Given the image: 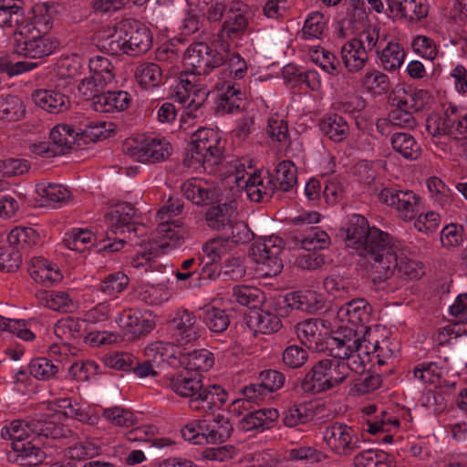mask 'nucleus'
<instances>
[{
  "label": "nucleus",
  "mask_w": 467,
  "mask_h": 467,
  "mask_svg": "<svg viewBox=\"0 0 467 467\" xmlns=\"http://www.w3.org/2000/svg\"><path fill=\"white\" fill-rule=\"evenodd\" d=\"M248 26V5L242 1H233L228 5L221 27L211 36L209 44L196 42L187 47L183 61L189 71L181 75L174 88L175 99L180 103L188 102L186 116L196 119L202 114L201 107L210 91L201 76L208 75L223 62L231 42L242 38L247 33Z\"/></svg>",
  "instance_id": "obj_1"
},
{
  "label": "nucleus",
  "mask_w": 467,
  "mask_h": 467,
  "mask_svg": "<svg viewBox=\"0 0 467 467\" xmlns=\"http://www.w3.org/2000/svg\"><path fill=\"white\" fill-rule=\"evenodd\" d=\"M371 311L370 305L362 298L351 300L341 306L331 324L336 331L327 341L328 352L344 357L351 344L358 340V334L367 332L369 337L370 327L367 324L370 320Z\"/></svg>",
  "instance_id": "obj_2"
},
{
  "label": "nucleus",
  "mask_w": 467,
  "mask_h": 467,
  "mask_svg": "<svg viewBox=\"0 0 467 467\" xmlns=\"http://www.w3.org/2000/svg\"><path fill=\"white\" fill-rule=\"evenodd\" d=\"M164 385L178 396L189 398L190 409L202 416L214 414L227 400L228 395L220 385L203 387L201 379L188 374L168 376Z\"/></svg>",
  "instance_id": "obj_3"
},
{
  "label": "nucleus",
  "mask_w": 467,
  "mask_h": 467,
  "mask_svg": "<svg viewBox=\"0 0 467 467\" xmlns=\"http://www.w3.org/2000/svg\"><path fill=\"white\" fill-rule=\"evenodd\" d=\"M375 262L371 263L375 285L380 284L397 273L400 278L418 279L423 275L422 266L410 257V251L391 238Z\"/></svg>",
  "instance_id": "obj_4"
},
{
  "label": "nucleus",
  "mask_w": 467,
  "mask_h": 467,
  "mask_svg": "<svg viewBox=\"0 0 467 467\" xmlns=\"http://www.w3.org/2000/svg\"><path fill=\"white\" fill-rule=\"evenodd\" d=\"M391 238L388 233L377 227H369L368 220L362 215L352 214L348 218L346 245L367 258L370 265L384 252Z\"/></svg>",
  "instance_id": "obj_5"
},
{
  "label": "nucleus",
  "mask_w": 467,
  "mask_h": 467,
  "mask_svg": "<svg viewBox=\"0 0 467 467\" xmlns=\"http://www.w3.org/2000/svg\"><path fill=\"white\" fill-rule=\"evenodd\" d=\"M224 143L219 131L213 129H198L192 137L191 148L184 159L185 165L195 171H213L220 162Z\"/></svg>",
  "instance_id": "obj_6"
},
{
  "label": "nucleus",
  "mask_w": 467,
  "mask_h": 467,
  "mask_svg": "<svg viewBox=\"0 0 467 467\" xmlns=\"http://www.w3.org/2000/svg\"><path fill=\"white\" fill-rule=\"evenodd\" d=\"M380 40L379 28L376 26L363 29L356 36L347 40L340 48L342 62L349 73L362 70L369 59V52Z\"/></svg>",
  "instance_id": "obj_7"
},
{
  "label": "nucleus",
  "mask_w": 467,
  "mask_h": 467,
  "mask_svg": "<svg viewBox=\"0 0 467 467\" xmlns=\"http://www.w3.org/2000/svg\"><path fill=\"white\" fill-rule=\"evenodd\" d=\"M125 153L141 163H158L166 161L172 153L169 140L161 135L141 134L125 141Z\"/></svg>",
  "instance_id": "obj_8"
},
{
  "label": "nucleus",
  "mask_w": 467,
  "mask_h": 467,
  "mask_svg": "<svg viewBox=\"0 0 467 467\" xmlns=\"http://www.w3.org/2000/svg\"><path fill=\"white\" fill-rule=\"evenodd\" d=\"M285 243L275 235L254 242L250 248V257L256 264V273L264 277L277 275L283 268L280 257Z\"/></svg>",
  "instance_id": "obj_9"
},
{
  "label": "nucleus",
  "mask_w": 467,
  "mask_h": 467,
  "mask_svg": "<svg viewBox=\"0 0 467 467\" xmlns=\"http://www.w3.org/2000/svg\"><path fill=\"white\" fill-rule=\"evenodd\" d=\"M114 41L120 52L128 56H139L146 53L152 46V35L150 29L134 19H124L116 28Z\"/></svg>",
  "instance_id": "obj_10"
},
{
  "label": "nucleus",
  "mask_w": 467,
  "mask_h": 467,
  "mask_svg": "<svg viewBox=\"0 0 467 467\" xmlns=\"http://www.w3.org/2000/svg\"><path fill=\"white\" fill-rule=\"evenodd\" d=\"M233 431L229 420L223 414H216L211 425L190 422L181 430L182 438L193 444L222 443L231 435Z\"/></svg>",
  "instance_id": "obj_11"
},
{
  "label": "nucleus",
  "mask_w": 467,
  "mask_h": 467,
  "mask_svg": "<svg viewBox=\"0 0 467 467\" xmlns=\"http://www.w3.org/2000/svg\"><path fill=\"white\" fill-rule=\"evenodd\" d=\"M379 202L396 212L403 222H410L423 209L422 198L411 190L394 187L382 188L378 193Z\"/></svg>",
  "instance_id": "obj_12"
},
{
  "label": "nucleus",
  "mask_w": 467,
  "mask_h": 467,
  "mask_svg": "<svg viewBox=\"0 0 467 467\" xmlns=\"http://www.w3.org/2000/svg\"><path fill=\"white\" fill-rule=\"evenodd\" d=\"M58 41L48 34L18 28L15 36V52L26 57L43 58L52 55L57 48Z\"/></svg>",
  "instance_id": "obj_13"
},
{
  "label": "nucleus",
  "mask_w": 467,
  "mask_h": 467,
  "mask_svg": "<svg viewBox=\"0 0 467 467\" xmlns=\"http://www.w3.org/2000/svg\"><path fill=\"white\" fill-rule=\"evenodd\" d=\"M323 440L337 455L348 456L359 447L357 430L342 422H334L323 432Z\"/></svg>",
  "instance_id": "obj_14"
},
{
  "label": "nucleus",
  "mask_w": 467,
  "mask_h": 467,
  "mask_svg": "<svg viewBox=\"0 0 467 467\" xmlns=\"http://www.w3.org/2000/svg\"><path fill=\"white\" fill-rule=\"evenodd\" d=\"M169 333L174 344L184 346L192 344L201 337L202 328L197 317L191 311L178 309L169 322Z\"/></svg>",
  "instance_id": "obj_15"
},
{
  "label": "nucleus",
  "mask_w": 467,
  "mask_h": 467,
  "mask_svg": "<svg viewBox=\"0 0 467 467\" xmlns=\"http://www.w3.org/2000/svg\"><path fill=\"white\" fill-rule=\"evenodd\" d=\"M118 326L126 335L132 337L150 333L155 327L152 314L150 310L127 309L116 317Z\"/></svg>",
  "instance_id": "obj_16"
},
{
  "label": "nucleus",
  "mask_w": 467,
  "mask_h": 467,
  "mask_svg": "<svg viewBox=\"0 0 467 467\" xmlns=\"http://www.w3.org/2000/svg\"><path fill=\"white\" fill-rule=\"evenodd\" d=\"M234 246L225 237L214 238L203 246V253L207 261H203L202 266V274L208 272V265L220 263L227 267L228 265H238L239 259L234 256ZM202 260H205L204 258Z\"/></svg>",
  "instance_id": "obj_17"
},
{
  "label": "nucleus",
  "mask_w": 467,
  "mask_h": 467,
  "mask_svg": "<svg viewBox=\"0 0 467 467\" xmlns=\"http://www.w3.org/2000/svg\"><path fill=\"white\" fill-rule=\"evenodd\" d=\"M327 330V321L320 318H309L296 326V333L301 343L315 351L327 348V339L324 341Z\"/></svg>",
  "instance_id": "obj_18"
},
{
  "label": "nucleus",
  "mask_w": 467,
  "mask_h": 467,
  "mask_svg": "<svg viewBox=\"0 0 467 467\" xmlns=\"http://www.w3.org/2000/svg\"><path fill=\"white\" fill-rule=\"evenodd\" d=\"M236 185L246 192L247 198L254 202H263L271 196L274 187L268 176L260 171L253 173L237 175Z\"/></svg>",
  "instance_id": "obj_19"
},
{
  "label": "nucleus",
  "mask_w": 467,
  "mask_h": 467,
  "mask_svg": "<svg viewBox=\"0 0 467 467\" xmlns=\"http://www.w3.org/2000/svg\"><path fill=\"white\" fill-rule=\"evenodd\" d=\"M454 119L451 118L450 105L443 115L431 114L426 119L425 131L431 141L439 146L441 150H447L451 141V129Z\"/></svg>",
  "instance_id": "obj_20"
},
{
  "label": "nucleus",
  "mask_w": 467,
  "mask_h": 467,
  "mask_svg": "<svg viewBox=\"0 0 467 467\" xmlns=\"http://www.w3.org/2000/svg\"><path fill=\"white\" fill-rule=\"evenodd\" d=\"M218 79L215 88L217 89H223L225 85L233 84L239 86L238 81L242 80L247 74L246 61L240 56V54L230 50L225 54L223 62L216 67H220Z\"/></svg>",
  "instance_id": "obj_21"
},
{
  "label": "nucleus",
  "mask_w": 467,
  "mask_h": 467,
  "mask_svg": "<svg viewBox=\"0 0 467 467\" xmlns=\"http://www.w3.org/2000/svg\"><path fill=\"white\" fill-rule=\"evenodd\" d=\"M431 96L425 89H396L390 97L391 107L410 111L411 114L421 111L428 105Z\"/></svg>",
  "instance_id": "obj_22"
},
{
  "label": "nucleus",
  "mask_w": 467,
  "mask_h": 467,
  "mask_svg": "<svg viewBox=\"0 0 467 467\" xmlns=\"http://www.w3.org/2000/svg\"><path fill=\"white\" fill-rule=\"evenodd\" d=\"M129 283L130 278L125 273L121 271L115 272L105 276L98 285L85 289L82 297L85 301L94 302L95 299L91 296L98 292H101L107 296L116 298L127 288Z\"/></svg>",
  "instance_id": "obj_23"
},
{
  "label": "nucleus",
  "mask_w": 467,
  "mask_h": 467,
  "mask_svg": "<svg viewBox=\"0 0 467 467\" xmlns=\"http://www.w3.org/2000/svg\"><path fill=\"white\" fill-rule=\"evenodd\" d=\"M31 278L44 286H51L63 279L59 267L44 257H34L28 265Z\"/></svg>",
  "instance_id": "obj_24"
},
{
  "label": "nucleus",
  "mask_w": 467,
  "mask_h": 467,
  "mask_svg": "<svg viewBox=\"0 0 467 467\" xmlns=\"http://www.w3.org/2000/svg\"><path fill=\"white\" fill-rule=\"evenodd\" d=\"M136 215V209L128 202H119L111 206L106 213L104 220L109 231L114 234L130 230Z\"/></svg>",
  "instance_id": "obj_25"
},
{
  "label": "nucleus",
  "mask_w": 467,
  "mask_h": 467,
  "mask_svg": "<svg viewBox=\"0 0 467 467\" xmlns=\"http://www.w3.org/2000/svg\"><path fill=\"white\" fill-rule=\"evenodd\" d=\"M57 400L50 403L48 410L50 412L45 413V419L38 421V425L35 427L36 432L38 435L45 436L51 439H60L67 436L70 431L65 427L63 420L69 417H61L60 419L56 415L58 412H64V409L57 406Z\"/></svg>",
  "instance_id": "obj_26"
},
{
  "label": "nucleus",
  "mask_w": 467,
  "mask_h": 467,
  "mask_svg": "<svg viewBox=\"0 0 467 467\" xmlns=\"http://www.w3.org/2000/svg\"><path fill=\"white\" fill-rule=\"evenodd\" d=\"M130 100L131 96L127 91H108L94 96L91 107L98 112L114 113L126 109Z\"/></svg>",
  "instance_id": "obj_27"
},
{
  "label": "nucleus",
  "mask_w": 467,
  "mask_h": 467,
  "mask_svg": "<svg viewBox=\"0 0 467 467\" xmlns=\"http://www.w3.org/2000/svg\"><path fill=\"white\" fill-rule=\"evenodd\" d=\"M350 348L346 351L344 357H337L329 352V354L336 358L330 359V368L328 370V389L342 383L349 375L350 371L357 374L361 373L360 362H355L354 358H348Z\"/></svg>",
  "instance_id": "obj_28"
},
{
  "label": "nucleus",
  "mask_w": 467,
  "mask_h": 467,
  "mask_svg": "<svg viewBox=\"0 0 467 467\" xmlns=\"http://www.w3.org/2000/svg\"><path fill=\"white\" fill-rule=\"evenodd\" d=\"M184 196L192 203L202 205L208 203L216 195L213 182L200 178H191L182 185Z\"/></svg>",
  "instance_id": "obj_29"
},
{
  "label": "nucleus",
  "mask_w": 467,
  "mask_h": 467,
  "mask_svg": "<svg viewBox=\"0 0 467 467\" xmlns=\"http://www.w3.org/2000/svg\"><path fill=\"white\" fill-rule=\"evenodd\" d=\"M358 340L355 344H351L348 358H355V362L358 361L361 363V373L366 370V367L368 363L373 362V354L381 349V346L378 340L373 339L372 331L370 330V336L367 335V332L358 334Z\"/></svg>",
  "instance_id": "obj_30"
},
{
  "label": "nucleus",
  "mask_w": 467,
  "mask_h": 467,
  "mask_svg": "<svg viewBox=\"0 0 467 467\" xmlns=\"http://www.w3.org/2000/svg\"><path fill=\"white\" fill-rule=\"evenodd\" d=\"M330 359H322L313 366L305 376L301 383V389L311 394L320 393L328 389V370Z\"/></svg>",
  "instance_id": "obj_31"
},
{
  "label": "nucleus",
  "mask_w": 467,
  "mask_h": 467,
  "mask_svg": "<svg viewBox=\"0 0 467 467\" xmlns=\"http://www.w3.org/2000/svg\"><path fill=\"white\" fill-rule=\"evenodd\" d=\"M375 49L379 64L385 71L396 72L404 64L406 52L398 40L390 39L381 49Z\"/></svg>",
  "instance_id": "obj_32"
},
{
  "label": "nucleus",
  "mask_w": 467,
  "mask_h": 467,
  "mask_svg": "<svg viewBox=\"0 0 467 467\" xmlns=\"http://www.w3.org/2000/svg\"><path fill=\"white\" fill-rule=\"evenodd\" d=\"M391 13L409 21H419L428 15L427 0H386Z\"/></svg>",
  "instance_id": "obj_33"
},
{
  "label": "nucleus",
  "mask_w": 467,
  "mask_h": 467,
  "mask_svg": "<svg viewBox=\"0 0 467 467\" xmlns=\"http://www.w3.org/2000/svg\"><path fill=\"white\" fill-rule=\"evenodd\" d=\"M32 99L37 107L53 114L63 112L69 105L68 97L56 89H37Z\"/></svg>",
  "instance_id": "obj_34"
},
{
  "label": "nucleus",
  "mask_w": 467,
  "mask_h": 467,
  "mask_svg": "<svg viewBox=\"0 0 467 467\" xmlns=\"http://www.w3.org/2000/svg\"><path fill=\"white\" fill-rule=\"evenodd\" d=\"M144 355L156 367H160L165 362L170 366L179 365V355L177 356L176 347L173 343L163 341L150 343L144 348Z\"/></svg>",
  "instance_id": "obj_35"
},
{
  "label": "nucleus",
  "mask_w": 467,
  "mask_h": 467,
  "mask_svg": "<svg viewBox=\"0 0 467 467\" xmlns=\"http://www.w3.org/2000/svg\"><path fill=\"white\" fill-rule=\"evenodd\" d=\"M37 297L42 306L54 311L71 313L78 307L76 300L66 291H44Z\"/></svg>",
  "instance_id": "obj_36"
},
{
  "label": "nucleus",
  "mask_w": 467,
  "mask_h": 467,
  "mask_svg": "<svg viewBox=\"0 0 467 467\" xmlns=\"http://www.w3.org/2000/svg\"><path fill=\"white\" fill-rule=\"evenodd\" d=\"M278 417V410L274 408L259 409L245 415L240 421V427L245 431H262L270 428Z\"/></svg>",
  "instance_id": "obj_37"
},
{
  "label": "nucleus",
  "mask_w": 467,
  "mask_h": 467,
  "mask_svg": "<svg viewBox=\"0 0 467 467\" xmlns=\"http://www.w3.org/2000/svg\"><path fill=\"white\" fill-rule=\"evenodd\" d=\"M359 84L364 91L380 96L388 92L390 81L389 76L381 70L368 68L360 76Z\"/></svg>",
  "instance_id": "obj_38"
},
{
  "label": "nucleus",
  "mask_w": 467,
  "mask_h": 467,
  "mask_svg": "<svg viewBox=\"0 0 467 467\" xmlns=\"http://www.w3.org/2000/svg\"><path fill=\"white\" fill-rule=\"evenodd\" d=\"M393 150L406 160L415 161L421 155V147L408 132H396L390 137Z\"/></svg>",
  "instance_id": "obj_39"
},
{
  "label": "nucleus",
  "mask_w": 467,
  "mask_h": 467,
  "mask_svg": "<svg viewBox=\"0 0 467 467\" xmlns=\"http://www.w3.org/2000/svg\"><path fill=\"white\" fill-rule=\"evenodd\" d=\"M213 354L205 348L179 354V365L188 370L207 371L213 368Z\"/></svg>",
  "instance_id": "obj_40"
},
{
  "label": "nucleus",
  "mask_w": 467,
  "mask_h": 467,
  "mask_svg": "<svg viewBox=\"0 0 467 467\" xmlns=\"http://www.w3.org/2000/svg\"><path fill=\"white\" fill-rule=\"evenodd\" d=\"M236 206L234 202H224L212 206L206 212V222L214 230L225 229L235 218Z\"/></svg>",
  "instance_id": "obj_41"
},
{
  "label": "nucleus",
  "mask_w": 467,
  "mask_h": 467,
  "mask_svg": "<svg viewBox=\"0 0 467 467\" xmlns=\"http://www.w3.org/2000/svg\"><path fill=\"white\" fill-rule=\"evenodd\" d=\"M321 132L335 142L343 141L348 135L349 128L346 119L337 114H329L319 122Z\"/></svg>",
  "instance_id": "obj_42"
},
{
  "label": "nucleus",
  "mask_w": 467,
  "mask_h": 467,
  "mask_svg": "<svg viewBox=\"0 0 467 467\" xmlns=\"http://www.w3.org/2000/svg\"><path fill=\"white\" fill-rule=\"evenodd\" d=\"M182 209L183 205L180 201L169 199L168 203L160 208L156 213V221L158 222L156 232L165 233L170 226L183 225L181 218H178Z\"/></svg>",
  "instance_id": "obj_43"
},
{
  "label": "nucleus",
  "mask_w": 467,
  "mask_h": 467,
  "mask_svg": "<svg viewBox=\"0 0 467 467\" xmlns=\"http://www.w3.org/2000/svg\"><path fill=\"white\" fill-rule=\"evenodd\" d=\"M96 237L88 229L74 228L66 233L64 245L69 250L83 253L94 245Z\"/></svg>",
  "instance_id": "obj_44"
},
{
  "label": "nucleus",
  "mask_w": 467,
  "mask_h": 467,
  "mask_svg": "<svg viewBox=\"0 0 467 467\" xmlns=\"http://www.w3.org/2000/svg\"><path fill=\"white\" fill-rule=\"evenodd\" d=\"M79 135L80 131L69 124H57L50 131L51 140L63 154L72 149Z\"/></svg>",
  "instance_id": "obj_45"
},
{
  "label": "nucleus",
  "mask_w": 467,
  "mask_h": 467,
  "mask_svg": "<svg viewBox=\"0 0 467 467\" xmlns=\"http://www.w3.org/2000/svg\"><path fill=\"white\" fill-rule=\"evenodd\" d=\"M248 327L253 330V335L256 337L257 334H271L278 331L282 327V322L275 314L260 312L250 317Z\"/></svg>",
  "instance_id": "obj_46"
},
{
  "label": "nucleus",
  "mask_w": 467,
  "mask_h": 467,
  "mask_svg": "<svg viewBox=\"0 0 467 467\" xmlns=\"http://www.w3.org/2000/svg\"><path fill=\"white\" fill-rule=\"evenodd\" d=\"M288 306L305 312H316L322 308L323 301L312 290L300 291L286 296Z\"/></svg>",
  "instance_id": "obj_47"
},
{
  "label": "nucleus",
  "mask_w": 467,
  "mask_h": 467,
  "mask_svg": "<svg viewBox=\"0 0 467 467\" xmlns=\"http://www.w3.org/2000/svg\"><path fill=\"white\" fill-rule=\"evenodd\" d=\"M202 318L210 331L216 334L223 333L230 325V317L226 311L213 305L203 307Z\"/></svg>",
  "instance_id": "obj_48"
},
{
  "label": "nucleus",
  "mask_w": 467,
  "mask_h": 467,
  "mask_svg": "<svg viewBox=\"0 0 467 467\" xmlns=\"http://www.w3.org/2000/svg\"><path fill=\"white\" fill-rule=\"evenodd\" d=\"M36 192L41 198L59 205L67 204L72 197L71 192L66 186L47 182L36 183Z\"/></svg>",
  "instance_id": "obj_49"
},
{
  "label": "nucleus",
  "mask_w": 467,
  "mask_h": 467,
  "mask_svg": "<svg viewBox=\"0 0 467 467\" xmlns=\"http://www.w3.org/2000/svg\"><path fill=\"white\" fill-rule=\"evenodd\" d=\"M53 26V16L51 10L46 5H36L33 8V17L30 23L21 26L18 28H28L30 31L39 32L40 34H48Z\"/></svg>",
  "instance_id": "obj_50"
},
{
  "label": "nucleus",
  "mask_w": 467,
  "mask_h": 467,
  "mask_svg": "<svg viewBox=\"0 0 467 467\" xmlns=\"http://www.w3.org/2000/svg\"><path fill=\"white\" fill-rule=\"evenodd\" d=\"M32 320L10 319L0 316V333L8 332L25 341L36 338L31 329Z\"/></svg>",
  "instance_id": "obj_51"
},
{
  "label": "nucleus",
  "mask_w": 467,
  "mask_h": 467,
  "mask_svg": "<svg viewBox=\"0 0 467 467\" xmlns=\"http://www.w3.org/2000/svg\"><path fill=\"white\" fill-rule=\"evenodd\" d=\"M135 77L139 85L146 89L159 87L163 82L162 70L155 63H145L139 66Z\"/></svg>",
  "instance_id": "obj_52"
},
{
  "label": "nucleus",
  "mask_w": 467,
  "mask_h": 467,
  "mask_svg": "<svg viewBox=\"0 0 467 467\" xmlns=\"http://www.w3.org/2000/svg\"><path fill=\"white\" fill-rule=\"evenodd\" d=\"M39 239L36 230L26 226L15 227L7 235L9 244L18 249L31 248L39 242Z\"/></svg>",
  "instance_id": "obj_53"
},
{
  "label": "nucleus",
  "mask_w": 467,
  "mask_h": 467,
  "mask_svg": "<svg viewBox=\"0 0 467 467\" xmlns=\"http://www.w3.org/2000/svg\"><path fill=\"white\" fill-rule=\"evenodd\" d=\"M89 73L96 78L100 85H108L114 79L113 65L109 58L104 56H96L89 59Z\"/></svg>",
  "instance_id": "obj_54"
},
{
  "label": "nucleus",
  "mask_w": 467,
  "mask_h": 467,
  "mask_svg": "<svg viewBox=\"0 0 467 467\" xmlns=\"http://www.w3.org/2000/svg\"><path fill=\"white\" fill-rule=\"evenodd\" d=\"M13 450L17 452L22 464L36 466L45 458V452L29 441H17L12 443Z\"/></svg>",
  "instance_id": "obj_55"
},
{
  "label": "nucleus",
  "mask_w": 467,
  "mask_h": 467,
  "mask_svg": "<svg viewBox=\"0 0 467 467\" xmlns=\"http://www.w3.org/2000/svg\"><path fill=\"white\" fill-rule=\"evenodd\" d=\"M223 90V92L219 97L218 109L226 113L240 110L244 103L240 87L229 84L225 85Z\"/></svg>",
  "instance_id": "obj_56"
},
{
  "label": "nucleus",
  "mask_w": 467,
  "mask_h": 467,
  "mask_svg": "<svg viewBox=\"0 0 467 467\" xmlns=\"http://www.w3.org/2000/svg\"><path fill=\"white\" fill-rule=\"evenodd\" d=\"M23 101L14 95L0 96V119L16 121L25 114Z\"/></svg>",
  "instance_id": "obj_57"
},
{
  "label": "nucleus",
  "mask_w": 467,
  "mask_h": 467,
  "mask_svg": "<svg viewBox=\"0 0 467 467\" xmlns=\"http://www.w3.org/2000/svg\"><path fill=\"white\" fill-rule=\"evenodd\" d=\"M167 230L165 233H157L155 231V236L152 239L157 248L161 250L174 249L183 243L186 233L183 225H172L168 227Z\"/></svg>",
  "instance_id": "obj_58"
},
{
  "label": "nucleus",
  "mask_w": 467,
  "mask_h": 467,
  "mask_svg": "<svg viewBox=\"0 0 467 467\" xmlns=\"http://www.w3.org/2000/svg\"><path fill=\"white\" fill-rule=\"evenodd\" d=\"M275 181L278 189L282 192H288L296 184V168L290 161H279L275 167Z\"/></svg>",
  "instance_id": "obj_59"
},
{
  "label": "nucleus",
  "mask_w": 467,
  "mask_h": 467,
  "mask_svg": "<svg viewBox=\"0 0 467 467\" xmlns=\"http://www.w3.org/2000/svg\"><path fill=\"white\" fill-rule=\"evenodd\" d=\"M367 431L370 434H378L379 432H391L397 431L400 427V420L393 415L392 412L383 410L380 415L374 420H368L366 423Z\"/></svg>",
  "instance_id": "obj_60"
},
{
  "label": "nucleus",
  "mask_w": 467,
  "mask_h": 467,
  "mask_svg": "<svg viewBox=\"0 0 467 467\" xmlns=\"http://www.w3.org/2000/svg\"><path fill=\"white\" fill-rule=\"evenodd\" d=\"M118 305L110 300L98 303L83 315V321L89 324H105L111 320Z\"/></svg>",
  "instance_id": "obj_61"
},
{
  "label": "nucleus",
  "mask_w": 467,
  "mask_h": 467,
  "mask_svg": "<svg viewBox=\"0 0 467 467\" xmlns=\"http://www.w3.org/2000/svg\"><path fill=\"white\" fill-rule=\"evenodd\" d=\"M327 19L320 12L310 13L302 28V37L307 40L320 39L327 28Z\"/></svg>",
  "instance_id": "obj_62"
},
{
  "label": "nucleus",
  "mask_w": 467,
  "mask_h": 467,
  "mask_svg": "<svg viewBox=\"0 0 467 467\" xmlns=\"http://www.w3.org/2000/svg\"><path fill=\"white\" fill-rule=\"evenodd\" d=\"M426 185L430 198L434 203L441 208L450 205L451 202V191L440 178H429L426 182Z\"/></svg>",
  "instance_id": "obj_63"
},
{
  "label": "nucleus",
  "mask_w": 467,
  "mask_h": 467,
  "mask_svg": "<svg viewBox=\"0 0 467 467\" xmlns=\"http://www.w3.org/2000/svg\"><path fill=\"white\" fill-rule=\"evenodd\" d=\"M356 467H390L389 455L380 450H366L354 457Z\"/></svg>",
  "instance_id": "obj_64"
}]
</instances>
